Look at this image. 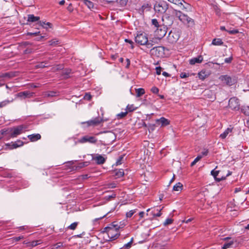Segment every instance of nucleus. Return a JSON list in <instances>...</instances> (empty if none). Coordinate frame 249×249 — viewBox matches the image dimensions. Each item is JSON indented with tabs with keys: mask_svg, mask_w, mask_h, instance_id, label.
Instances as JSON below:
<instances>
[{
	"mask_svg": "<svg viewBox=\"0 0 249 249\" xmlns=\"http://www.w3.org/2000/svg\"><path fill=\"white\" fill-rule=\"evenodd\" d=\"M175 18L188 27H192L195 25L194 20L187 14L180 10L170 8L162 17V25L166 28L171 26L173 24Z\"/></svg>",
	"mask_w": 249,
	"mask_h": 249,
	"instance_id": "nucleus-1",
	"label": "nucleus"
},
{
	"mask_svg": "<svg viewBox=\"0 0 249 249\" xmlns=\"http://www.w3.org/2000/svg\"><path fill=\"white\" fill-rule=\"evenodd\" d=\"M136 43L140 45H145L147 48H151L153 46V41L149 40L147 35L144 33H139L135 37Z\"/></svg>",
	"mask_w": 249,
	"mask_h": 249,
	"instance_id": "nucleus-2",
	"label": "nucleus"
},
{
	"mask_svg": "<svg viewBox=\"0 0 249 249\" xmlns=\"http://www.w3.org/2000/svg\"><path fill=\"white\" fill-rule=\"evenodd\" d=\"M154 9L156 13L159 14H165L170 8L168 4L166 1H160L157 2L155 4Z\"/></svg>",
	"mask_w": 249,
	"mask_h": 249,
	"instance_id": "nucleus-3",
	"label": "nucleus"
},
{
	"mask_svg": "<svg viewBox=\"0 0 249 249\" xmlns=\"http://www.w3.org/2000/svg\"><path fill=\"white\" fill-rule=\"evenodd\" d=\"M164 51L165 47L160 46H157L151 49L150 53L155 57H162L164 55Z\"/></svg>",
	"mask_w": 249,
	"mask_h": 249,
	"instance_id": "nucleus-4",
	"label": "nucleus"
},
{
	"mask_svg": "<svg viewBox=\"0 0 249 249\" xmlns=\"http://www.w3.org/2000/svg\"><path fill=\"white\" fill-rule=\"evenodd\" d=\"M228 107L232 110H239L241 108L239 100L235 97L231 98L229 100Z\"/></svg>",
	"mask_w": 249,
	"mask_h": 249,
	"instance_id": "nucleus-5",
	"label": "nucleus"
},
{
	"mask_svg": "<svg viewBox=\"0 0 249 249\" xmlns=\"http://www.w3.org/2000/svg\"><path fill=\"white\" fill-rule=\"evenodd\" d=\"M104 122V120L103 117H97L93 118L92 119H91L90 120H89V121H88L86 122H82L81 124H86L87 126L88 127H89V126L95 127V126H96L99 125L101 123H102Z\"/></svg>",
	"mask_w": 249,
	"mask_h": 249,
	"instance_id": "nucleus-6",
	"label": "nucleus"
},
{
	"mask_svg": "<svg viewBox=\"0 0 249 249\" xmlns=\"http://www.w3.org/2000/svg\"><path fill=\"white\" fill-rule=\"evenodd\" d=\"M97 142V138L94 136H90L89 135H85L80 139H78L77 142H75V144H77V142L80 143H84L86 142H89L90 143H95Z\"/></svg>",
	"mask_w": 249,
	"mask_h": 249,
	"instance_id": "nucleus-7",
	"label": "nucleus"
},
{
	"mask_svg": "<svg viewBox=\"0 0 249 249\" xmlns=\"http://www.w3.org/2000/svg\"><path fill=\"white\" fill-rule=\"evenodd\" d=\"M17 72H0V87L4 85V78L10 79L16 76Z\"/></svg>",
	"mask_w": 249,
	"mask_h": 249,
	"instance_id": "nucleus-8",
	"label": "nucleus"
},
{
	"mask_svg": "<svg viewBox=\"0 0 249 249\" xmlns=\"http://www.w3.org/2000/svg\"><path fill=\"white\" fill-rule=\"evenodd\" d=\"M10 128L11 129V137L13 138L21 134L25 127L23 125H19L16 127Z\"/></svg>",
	"mask_w": 249,
	"mask_h": 249,
	"instance_id": "nucleus-9",
	"label": "nucleus"
},
{
	"mask_svg": "<svg viewBox=\"0 0 249 249\" xmlns=\"http://www.w3.org/2000/svg\"><path fill=\"white\" fill-rule=\"evenodd\" d=\"M179 36L177 33L170 31L167 36V40L169 43L173 44L176 43L179 39Z\"/></svg>",
	"mask_w": 249,
	"mask_h": 249,
	"instance_id": "nucleus-10",
	"label": "nucleus"
},
{
	"mask_svg": "<svg viewBox=\"0 0 249 249\" xmlns=\"http://www.w3.org/2000/svg\"><path fill=\"white\" fill-rule=\"evenodd\" d=\"M120 234L117 230H114L113 229L108 231V237L109 238L108 241H112L117 239L120 236Z\"/></svg>",
	"mask_w": 249,
	"mask_h": 249,
	"instance_id": "nucleus-11",
	"label": "nucleus"
},
{
	"mask_svg": "<svg viewBox=\"0 0 249 249\" xmlns=\"http://www.w3.org/2000/svg\"><path fill=\"white\" fill-rule=\"evenodd\" d=\"M219 79L229 86H231L234 84V80L227 75L220 76Z\"/></svg>",
	"mask_w": 249,
	"mask_h": 249,
	"instance_id": "nucleus-12",
	"label": "nucleus"
},
{
	"mask_svg": "<svg viewBox=\"0 0 249 249\" xmlns=\"http://www.w3.org/2000/svg\"><path fill=\"white\" fill-rule=\"evenodd\" d=\"M11 128H4L0 130V137H6V140L11 138Z\"/></svg>",
	"mask_w": 249,
	"mask_h": 249,
	"instance_id": "nucleus-13",
	"label": "nucleus"
},
{
	"mask_svg": "<svg viewBox=\"0 0 249 249\" xmlns=\"http://www.w3.org/2000/svg\"><path fill=\"white\" fill-rule=\"evenodd\" d=\"M24 142L22 141L18 140L15 142L6 143V146L8 147L10 149H13L22 146Z\"/></svg>",
	"mask_w": 249,
	"mask_h": 249,
	"instance_id": "nucleus-14",
	"label": "nucleus"
},
{
	"mask_svg": "<svg viewBox=\"0 0 249 249\" xmlns=\"http://www.w3.org/2000/svg\"><path fill=\"white\" fill-rule=\"evenodd\" d=\"M155 122L157 125H160L161 127H164L169 125L170 122L169 120L163 117L156 119Z\"/></svg>",
	"mask_w": 249,
	"mask_h": 249,
	"instance_id": "nucleus-15",
	"label": "nucleus"
},
{
	"mask_svg": "<svg viewBox=\"0 0 249 249\" xmlns=\"http://www.w3.org/2000/svg\"><path fill=\"white\" fill-rule=\"evenodd\" d=\"M166 27L165 26H163V28H161V27L157 29L155 31V34L158 38H161L165 36L166 34Z\"/></svg>",
	"mask_w": 249,
	"mask_h": 249,
	"instance_id": "nucleus-16",
	"label": "nucleus"
},
{
	"mask_svg": "<svg viewBox=\"0 0 249 249\" xmlns=\"http://www.w3.org/2000/svg\"><path fill=\"white\" fill-rule=\"evenodd\" d=\"M33 92H31L29 91L26 90L18 92L17 94V96L21 98L25 99L27 98H29L33 97Z\"/></svg>",
	"mask_w": 249,
	"mask_h": 249,
	"instance_id": "nucleus-17",
	"label": "nucleus"
},
{
	"mask_svg": "<svg viewBox=\"0 0 249 249\" xmlns=\"http://www.w3.org/2000/svg\"><path fill=\"white\" fill-rule=\"evenodd\" d=\"M151 8V5L149 3H145L143 4L139 9L138 12L142 15L144 14L145 11H149Z\"/></svg>",
	"mask_w": 249,
	"mask_h": 249,
	"instance_id": "nucleus-18",
	"label": "nucleus"
},
{
	"mask_svg": "<svg viewBox=\"0 0 249 249\" xmlns=\"http://www.w3.org/2000/svg\"><path fill=\"white\" fill-rule=\"evenodd\" d=\"M40 19V17L35 16L33 14L28 15L27 22L26 24H29L28 22H35L36 21L38 22Z\"/></svg>",
	"mask_w": 249,
	"mask_h": 249,
	"instance_id": "nucleus-19",
	"label": "nucleus"
},
{
	"mask_svg": "<svg viewBox=\"0 0 249 249\" xmlns=\"http://www.w3.org/2000/svg\"><path fill=\"white\" fill-rule=\"evenodd\" d=\"M203 60V58L202 55H200L197 57H194L191 59L189 60V63L191 65H194L196 63H200Z\"/></svg>",
	"mask_w": 249,
	"mask_h": 249,
	"instance_id": "nucleus-20",
	"label": "nucleus"
},
{
	"mask_svg": "<svg viewBox=\"0 0 249 249\" xmlns=\"http://www.w3.org/2000/svg\"><path fill=\"white\" fill-rule=\"evenodd\" d=\"M89 161H85L82 162H80L78 164L77 166L73 165L72 166V170H78L81 169L84 167L87 166L89 165Z\"/></svg>",
	"mask_w": 249,
	"mask_h": 249,
	"instance_id": "nucleus-21",
	"label": "nucleus"
},
{
	"mask_svg": "<svg viewBox=\"0 0 249 249\" xmlns=\"http://www.w3.org/2000/svg\"><path fill=\"white\" fill-rule=\"evenodd\" d=\"M96 161L97 164H102L106 161V159L100 155H97L95 157L93 158Z\"/></svg>",
	"mask_w": 249,
	"mask_h": 249,
	"instance_id": "nucleus-22",
	"label": "nucleus"
},
{
	"mask_svg": "<svg viewBox=\"0 0 249 249\" xmlns=\"http://www.w3.org/2000/svg\"><path fill=\"white\" fill-rule=\"evenodd\" d=\"M127 1H128V0H116V1H114V0H107L106 1L107 3L108 4L112 3L115 2H116L118 3L121 7H124L125 6H126L127 4Z\"/></svg>",
	"mask_w": 249,
	"mask_h": 249,
	"instance_id": "nucleus-23",
	"label": "nucleus"
},
{
	"mask_svg": "<svg viewBox=\"0 0 249 249\" xmlns=\"http://www.w3.org/2000/svg\"><path fill=\"white\" fill-rule=\"evenodd\" d=\"M71 69H65L62 70L61 72V76L64 79H68L69 78L70 74H71Z\"/></svg>",
	"mask_w": 249,
	"mask_h": 249,
	"instance_id": "nucleus-24",
	"label": "nucleus"
},
{
	"mask_svg": "<svg viewBox=\"0 0 249 249\" xmlns=\"http://www.w3.org/2000/svg\"><path fill=\"white\" fill-rule=\"evenodd\" d=\"M28 138L31 142H36L41 138L39 134H33L28 136Z\"/></svg>",
	"mask_w": 249,
	"mask_h": 249,
	"instance_id": "nucleus-25",
	"label": "nucleus"
},
{
	"mask_svg": "<svg viewBox=\"0 0 249 249\" xmlns=\"http://www.w3.org/2000/svg\"><path fill=\"white\" fill-rule=\"evenodd\" d=\"M224 44L222 39L220 38H215L213 39L211 44L214 46H222Z\"/></svg>",
	"mask_w": 249,
	"mask_h": 249,
	"instance_id": "nucleus-26",
	"label": "nucleus"
},
{
	"mask_svg": "<svg viewBox=\"0 0 249 249\" xmlns=\"http://www.w3.org/2000/svg\"><path fill=\"white\" fill-rule=\"evenodd\" d=\"M232 128H227L223 133L220 135L219 138L225 139L228 135L232 132Z\"/></svg>",
	"mask_w": 249,
	"mask_h": 249,
	"instance_id": "nucleus-27",
	"label": "nucleus"
},
{
	"mask_svg": "<svg viewBox=\"0 0 249 249\" xmlns=\"http://www.w3.org/2000/svg\"><path fill=\"white\" fill-rule=\"evenodd\" d=\"M198 77L200 79L204 80L208 76L209 74L205 71H201L198 73Z\"/></svg>",
	"mask_w": 249,
	"mask_h": 249,
	"instance_id": "nucleus-28",
	"label": "nucleus"
},
{
	"mask_svg": "<svg viewBox=\"0 0 249 249\" xmlns=\"http://www.w3.org/2000/svg\"><path fill=\"white\" fill-rule=\"evenodd\" d=\"M240 109L242 113L246 116H249V106H243Z\"/></svg>",
	"mask_w": 249,
	"mask_h": 249,
	"instance_id": "nucleus-29",
	"label": "nucleus"
},
{
	"mask_svg": "<svg viewBox=\"0 0 249 249\" xmlns=\"http://www.w3.org/2000/svg\"><path fill=\"white\" fill-rule=\"evenodd\" d=\"M109 227L111 229H113V230L114 229V230H117L118 231H119V230L120 229H122V228H123V226H119V225L118 224L117 222H112L110 225Z\"/></svg>",
	"mask_w": 249,
	"mask_h": 249,
	"instance_id": "nucleus-30",
	"label": "nucleus"
},
{
	"mask_svg": "<svg viewBox=\"0 0 249 249\" xmlns=\"http://www.w3.org/2000/svg\"><path fill=\"white\" fill-rule=\"evenodd\" d=\"M182 184L180 182H178L173 186V190L175 191H180L182 190Z\"/></svg>",
	"mask_w": 249,
	"mask_h": 249,
	"instance_id": "nucleus-31",
	"label": "nucleus"
},
{
	"mask_svg": "<svg viewBox=\"0 0 249 249\" xmlns=\"http://www.w3.org/2000/svg\"><path fill=\"white\" fill-rule=\"evenodd\" d=\"M182 10L187 11L191 8V5L186 2H183L181 7H180Z\"/></svg>",
	"mask_w": 249,
	"mask_h": 249,
	"instance_id": "nucleus-32",
	"label": "nucleus"
},
{
	"mask_svg": "<svg viewBox=\"0 0 249 249\" xmlns=\"http://www.w3.org/2000/svg\"><path fill=\"white\" fill-rule=\"evenodd\" d=\"M168 1L174 3L179 7H181L182 2H184V0H167Z\"/></svg>",
	"mask_w": 249,
	"mask_h": 249,
	"instance_id": "nucleus-33",
	"label": "nucleus"
},
{
	"mask_svg": "<svg viewBox=\"0 0 249 249\" xmlns=\"http://www.w3.org/2000/svg\"><path fill=\"white\" fill-rule=\"evenodd\" d=\"M137 97H141L145 93V90L142 88H139L136 89Z\"/></svg>",
	"mask_w": 249,
	"mask_h": 249,
	"instance_id": "nucleus-34",
	"label": "nucleus"
},
{
	"mask_svg": "<svg viewBox=\"0 0 249 249\" xmlns=\"http://www.w3.org/2000/svg\"><path fill=\"white\" fill-rule=\"evenodd\" d=\"M39 242H40L39 241L36 240V241H33L31 242L28 243V242H26L25 241H24L23 242V244H29V246H31L32 247H35L40 244Z\"/></svg>",
	"mask_w": 249,
	"mask_h": 249,
	"instance_id": "nucleus-35",
	"label": "nucleus"
},
{
	"mask_svg": "<svg viewBox=\"0 0 249 249\" xmlns=\"http://www.w3.org/2000/svg\"><path fill=\"white\" fill-rule=\"evenodd\" d=\"M133 241V238H132L130 241H129L127 244H125L124 245V246L120 249H129L131 247Z\"/></svg>",
	"mask_w": 249,
	"mask_h": 249,
	"instance_id": "nucleus-36",
	"label": "nucleus"
},
{
	"mask_svg": "<svg viewBox=\"0 0 249 249\" xmlns=\"http://www.w3.org/2000/svg\"><path fill=\"white\" fill-rule=\"evenodd\" d=\"M13 101V99L11 100H6L0 102V108L3 107L8 105L9 103Z\"/></svg>",
	"mask_w": 249,
	"mask_h": 249,
	"instance_id": "nucleus-37",
	"label": "nucleus"
},
{
	"mask_svg": "<svg viewBox=\"0 0 249 249\" xmlns=\"http://www.w3.org/2000/svg\"><path fill=\"white\" fill-rule=\"evenodd\" d=\"M48 64L47 61L41 62L38 63L37 64H36L35 66V67L36 68H43L47 67L46 66H45V64Z\"/></svg>",
	"mask_w": 249,
	"mask_h": 249,
	"instance_id": "nucleus-38",
	"label": "nucleus"
},
{
	"mask_svg": "<svg viewBox=\"0 0 249 249\" xmlns=\"http://www.w3.org/2000/svg\"><path fill=\"white\" fill-rule=\"evenodd\" d=\"M136 108L134 107L133 105H128L126 107V110L128 112H132L136 110Z\"/></svg>",
	"mask_w": 249,
	"mask_h": 249,
	"instance_id": "nucleus-39",
	"label": "nucleus"
},
{
	"mask_svg": "<svg viewBox=\"0 0 249 249\" xmlns=\"http://www.w3.org/2000/svg\"><path fill=\"white\" fill-rule=\"evenodd\" d=\"M78 224V222H73V223L71 224L70 226H69L67 228L72 230H74L76 229Z\"/></svg>",
	"mask_w": 249,
	"mask_h": 249,
	"instance_id": "nucleus-40",
	"label": "nucleus"
},
{
	"mask_svg": "<svg viewBox=\"0 0 249 249\" xmlns=\"http://www.w3.org/2000/svg\"><path fill=\"white\" fill-rule=\"evenodd\" d=\"M152 24L154 25L157 29L159 27H161V25H160L156 19H152Z\"/></svg>",
	"mask_w": 249,
	"mask_h": 249,
	"instance_id": "nucleus-41",
	"label": "nucleus"
},
{
	"mask_svg": "<svg viewBox=\"0 0 249 249\" xmlns=\"http://www.w3.org/2000/svg\"><path fill=\"white\" fill-rule=\"evenodd\" d=\"M217 166H216L215 168L211 172V175L214 178H216V177H217V176L218 175V174L219 173V171L215 170V169L216 168H217Z\"/></svg>",
	"mask_w": 249,
	"mask_h": 249,
	"instance_id": "nucleus-42",
	"label": "nucleus"
},
{
	"mask_svg": "<svg viewBox=\"0 0 249 249\" xmlns=\"http://www.w3.org/2000/svg\"><path fill=\"white\" fill-rule=\"evenodd\" d=\"M127 114V111L122 112L117 114V118L118 119H122L126 116Z\"/></svg>",
	"mask_w": 249,
	"mask_h": 249,
	"instance_id": "nucleus-43",
	"label": "nucleus"
},
{
	"mask_svg": "<svg viewBox=\"0 0 249 249\" xmlns=\"http://www.w3.org/2000/svg\"><path fill=\"white\" fill-rule=\"evenodd\" d=\"M202 158V156H197L194 160L191 163V166H193L196 163Z\"/></svg>",
	"mask_w": 249,
	"mask_h": 249,
	"instance_id": "nucleus-44",
	"label": "nucleus"
},
{
	"mask_svg": "<svg viewBox=\"0 0 249 249\" xmlns=\"http://www.w3.org/2000/svg\"><path fill=\"white\" fill-rule=\"evenodd\" d=\"M124 171L123 169H120L119 171H117L115 173V175L118 178L122 177L124 176Z\"/></svg>",
	"mask_w": 249,
	"mask_h": 249,
	"instance_id": "nucleus-45",
	"label": "nucleus"
},
{
	"mask_svg": "<svg viewBox=\"0 0 249 249\" xmlns=\"http://www.w3.org/2000/svg\"><path fill=\"white\" fill-rule=\"evenodd\" d=\"M136 212V210H131L129 211L128 212L126 213V216L127 218H130L134 213Z\"/></svg>",
	"mask_w": 249,
	"mask_h": 249,
	"instance_id": "nucleus-46",
	"label": "nucleus"
},
{
	"mask_svg": "<svg viewBox=\"0 0 249 249\" xmlns=\"http://www.w3.org/2000/svg\"><path fill=\"white\" fill-rule=\"evenodd\" d=\"M173 220L171 218H167L166 219L165 222L163 223L164 226H167L168 225L171 224L173 223Z\"/></svg>",
	"mask_w": 249,
	"mask_h": 249,
	"instance_id": "nucleus-47",
	"label": "nucleus"
},
{
	"mask_svg": "<svg viewBox=\"0 0 249 249\" xmlns=\"http://www.w3.org/2000/svg\"><path fill=\"white\" fill-rule=\"evenodd\" d=\"M23 238H24L23 236H20L18 237H13V238H11V239L12 240V241L13 242H18L20 240L22 239Z\"/></svg>",
	"mask_w": 249,
	"mask_h": 249,
	"instance_id": "nucleus-48",
	"label": "nucleus"
},
{
	"mask_svg": "<svg viewBox=\"0 0 249 249\" xmlns=\"http://www.w3.org/2000/svg\"><path fill=\"white\" fill-rule=\"evenodd\" d=\"M214 10L216 13V14L218 16L220 15V9L217 5H214Z\"/></svg>",
	"mask_w": 249,
	"mask_h": 249,
	"instance_id": "nucleus-49",
	"label": "nucleus"
},
{
	"mask_svg": "<svg viewBox=\"0 0 249 249\" xmlns=\"http://www.w3.org/2000/svg\"><path fill=\"white\" fill-rule=\"evenodd\" d=\"M189 73H186V72H181L180 73V77L181 78H185L188 77L189 76Z\"/></svg>",
	"mask_w": 249,
	"mask_h": 249,
	"instance_id": "nucleus-50",
	"label": "nucleus"
},
{
	"mask_svg": "<svg viewBox=\"0 0 249 249\" xmlns=\"http://www.w3.org/2000/svg\"><path fill=\"white\" fill-rule=\"evenodd\" d=\"M233 244V241H231L229 243H225L223 247V249H226L229 248L231 245Z\"/></svg>",
	"mask_w": 249,
	"mask_h": 249,
	"instance_id": "nucleus-51",
	"label": "nucleus"
},
{
	"mask_svg": "<svg viewBox=\"0 0 249 249\" xmlns=\"http://www.w3.org/2000/svg\"><path fill=\"white\" fill-rule=\"evenodd\" d=\"M157 211L158 212V213H155V212L154 211H152V215L154 216H157V217H159L161 215V213L160 212V210H157Z\"/></svg>",
	"mask_w": 249,
	"mask_h": 249,
	"instance_id": "nucleus-52",
	"label": "nucleus"
},
{
	"mask_svg": "<svg viewBox=\"0 0 249 249\" xmlns=\"http://www.w3.org/2000/svg\"><path fill=\"white\" fill-rule=\"evenodd\" d=\"M116 197V194H113L111 195H108L105 196V199L107 200H110L112 198H114Z\"/></svg>",
	"mask_w": 249,
	"mask_h": 249,
	"instance_id": "nucleus-53",
	"label": "nucleus"
},
{
	"mask_svg": "<svg viewBox=\"0 0 249 249\" xmlns=\"http://www.w3.org/2000/svg\"><path fill=\"white\" fill-rule=\"evenodd\" d=\"M38 24L41 26H42L43 28H45L46 29H48V27L46 26H45V24L46 23V22L45 21H40V20L38 21Z\"/></svg>",
	"mask_w": 249,
	"mask_h": 249,
	"instance_id": "nucleus-54",
	"label": "nucleus"
},
{
	"mask_svg": "<svg viewBox=\"0 0 249 249\" xmlns=\"http://www.w3.org/2000/svg\"><path fill=\"white\" fill-rule=\"evenodd\" d=\"M151 91L153 93H155V94H157L159 92V89L158 88L156 87H153L151 89Z\"/></svg>",
	"mask_w": 249,
	"mask_h": 249,
	"instance_id": "nucleus-55",
	"label": "nucleus"
},
{
	"mask_svg": "<svg viewBox=\"0 0 249 249\" xmlns=\"http://www.w3.org/2000/svg\"><path fill=\"white\" fill-rule=\"evenodd\" d=\"M156 125H157L156 124H149L148 125L149 129H150L152 131L154 130Z\"/></svg>",
	"mask_w": 249,
	"mask_h": 249,
	"instance_id": "nucleus-56",
	"label": "nucleus"
},
{
	"mask_svg": "<svg viewBox=\"0 0 249 249\" xmlns=\"http://www.w3.org/2000/svg\"><path fill=\"white\" fill-rule=\"evenodd\" d=\"M56 93L54 91H49L46 95L48 97H54L56 95Z\"/></svg>",
	"mask_w": 249,
	"mask_h": 249,
	"instance_id": "nucleus-57",
	"label": "nucleus"
},
{
	"mask_svg": "<svg viewBox=\"0 0 249 249\" xmlns=\"http://www.w3.org/2000/svg\"><path fill=\"white\" fill-rule=\"evenodd\" d=\"M162 68L160 66L156 68V73L158 75H160L161 73Z\"/></svg>",
	"mask_w": 249,
	"mask_h": 249,
	"instance_id": "nucleus-58",
	"label": "nucleus"
},
{
	"mask_svg": "<svg viewBox=\"0 0 249 249\" xmlns=\"http://www.w3.org/2000/svg\"><path fill=\"white\" fill-rule=\"evenodd\" d=\"M233 59V57L232 56H231L230 57H228V58H226L224 60V61L225 63H231V61Z\"/></svg>",
	"mask_w": 249,
	"mask_h": 249,
	"instance_id": "nucleus-59",
	"label": "nucleus"
},
{
	"mask_svg": "<svg viewBox=\"0 0 249 249\" xmlns=\"http://www.w3.org/2000/svg\"><path fill=\"white\" fill-rule=\"evenodd\" d=\"M227 31L231 35H235L238 33V31L237 30H228Z\"/></svg>",
	"mask_w": 249,
	"mask_h": 249,
	"instance_id": "nucleus-60",
	"label": "nucleus"
},
{
	"mask_svg": "<svg viewBox=\"0 0 249 249\" xmlns=\"http://www.w3.org/2000/svg\"><path fill=\"white\" fill-rule=\"evenodd\" d=\"M54 246L55 247L56 249H58L63 246V243L61 242H59L55 244Z\"/></svg>",
	"mask_w": 249,
	"mask_h": 249,
	"instance_id": "nucleus-61",
	"label": "nucleus"
},
{
	"mask_svg": "<svg viewBox=\"0 0 249 249\" xmlns=\"http://www.w3.org/2000/svg\"><path fill=\"white\" fill-rule=\"evenodd\" d=\"M111 229H112L109 226H108V227H105L104 229V230H103V232H106L107 234L108 233V231H110V230H111Z\"/></svg>",
	"mask_w": 249,
	"mask_h": 249,
	"instance_id": "nucleus-62",
	"label": "nucleus"
},
{
	"mask_svg": "<svg viewBox=\"0 0 249 249\" xmlns=\"http://www.w3.org/2000/svg\"><path fill=\"white\" fill-rule=\"evenodd\" d=\"M208 150L207 149V150H204L203 151H202L201 152V155H200L199 156H202V157L203 156H207L208 155Z\"/></svg>",
	"mask_w": 249,
	"mask_h": 249,
	"instance_id": "nucleus-63",
	"label": "nucleus"
},
{
	"mask_svg": "<svg viewBox=\"0 0 249 249\" xmlns=\"http://www.w3.org/2000/svg\"><path fill=\"white\" fill-rule=\"evenodd\" d=\"M58 42V40H52L50 41V45H53L57 44Z\"/></svg>",
	"mask_w": 249,
	"mask_h": 249,
	"instance_id": "nucleus-64",
	"label": "nucleus"
}]
</instances>
